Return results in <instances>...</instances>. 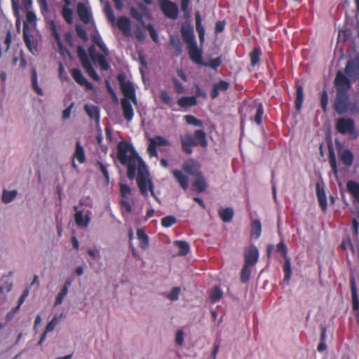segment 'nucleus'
<instances>
[{
    "mask_svg": "<svg viewBox=\"0 0 359 359\" xmlns=\"http://www.w3.org/2000/svg\"><path fill=\"white\" fill-rule=\"evenodd\" d=\"M116 158L123 165L127 166V176L130 180L135 177L136 171L138 170L137 183L141 194L147 197L149 191L151 196L158 201L154 192V184L149 179L147 165L132 144L126 141H121L117 144Z\"/></svg>",
    "mask_w": 359,
    "mask_h": 359,
    "instance_id": "f257e3e1",
    "label": "nucleus"
},
{
    "mask_svg": "<svg viewBox=\"0 0 359 359\" xmlns=\"http://www.w3.org/2000/svg\"><path fill=\"white\" fill-rule=\"evenodd\" d=\"M181 147L182 151L191 155L193 153V147L200 146L206 149L208 145L206 133L201 129L196 130L192 134L187 132L180 136Z\"/></svg>",
    "mask_w": 359,
    "mask_h": 359,
    "instance_id": "f03ea898",
    "label": "nucleus"
},
{
    "mask_svg": "<svg viewBox=\"0 0 359 359\" xmlns=\"http://www.w3.org/2000/svg\"><path fill=\"white\" fill-rule=\"evenodd\" d=\"M26 20L24 22L23 26V39L27 48L32 51L36 48V46L32 41V36L29 29V25L35 22L36 20V14L31 10L26 11Z\"/></svg>",
    "mask_w": 359,
    "mask_h": 359,
    "instance_id": "7ed1b4c3",
    "label": "nucleus"
},
{
    "mask_svg": "<svg viewBox=\"0 0 359 359\" xmlns=\"http://www.w3.org/2000/svg\"><path fill=\"white\" fill-rule=\"evenodd\" d=\"M77 55L82 67L84 68L88 75L94 81H99L100 79L99 75L94 69L85 49L81 46L77 47Z\"/></svg>",
    "mask_w": 359,
    "mask_h": 359,
    "instance_id": "20e7f679",
    "label": "nucleus"
},
{
    "mask_svg": "<svg viewBox=\"0 0 359 359\" xmlns=\"http://www.w3.org/2000/svg\"><path fill=\"white\" fill-rule=\"evenodd\" d=\"M117 79L120 84L122 93L124 95L123 98H126L128 100H131L135 104H136L137 101L133 84L130 81L126 82L125 77L123 74H118Z\"/></svg>",
    "mask_w": 359,
    "mask_h": 359,
    "instance_id": "39448f33",
    "label": "nucleus"
},
{
    "mask_svg": "<svg viewBox=\"0 0 359 359\" xmlns=\"http://www.w3.org/2000/svg\"><path fill=\"white\" fill-rule=\"evenodd\" d=\"M160 8L168 18L175 20L178 17L179 9L175 3L170 0H161Z\"/></svg>",
    "mask_w": 359,
    "mask_h": 359,
    "instance_id": "423d86ee",
    "label": "nucleus"
},
{
    "mask_svg": "<svg viewBox=\"0 0 359 359\" xmlns=\"http://www.w3.org/2000/svg\"><path fill=\"white\" fill-rule=\"evenodd\" d=\"M334 83L337 93H348L351 86L349 79L341 71L337 72Z\"/></svg>",
    "mask_w": 359,
    "mask_h": 359,
    "instance_id": "0eeeda50",
    "label": "nucleus"
},
{
    "mask_svg": "<svg viewBox=\"0 0 359 359\" xmlns=\"http://www.w3.org/2000/svg\"><path fill=\"white\" fill-rule=\"evenodd\" d=\"M348 94L337 93L334 109L339 114H343L348 110Z\"/></svg>",
    "mask_w": 359,
    "mask_h": 359,
    "instance_id": "6e6552de",
    "label": "nucleus"
},
{
    "mask_svg": "<svg viewBox=\"0 0 359 359\" xmlns=\"http://www.w3.org/2000/svg\"><path fill=\"white\" fill-rule=\"evenodd\" d=\"M336 129L341 134H351L355 129V123L349 118H340L336 123Z\"/></svg>",
    "mask_w": 359,
    "mask_h": 359,
    "instance_id": "1a4fd4ad",
    "label": "nucleus"
},
{
    "mask_svg": "<svg viewBox=\"0 0 359 359\" xmlns=\"http://www.w3.org/2000/svg\"><path fill=\"white\" fill-rule=\"evenodd\" d=\"M344 71L348 76L359 80V57L348 60Z\"/></svg>",
    "mask_w": 359,
    "mask_h": 359,
    "instance_id": "9d476101",
    "label": "nucleus"
},
{
    "mask_svg": "<svg viewBox=\"0 0 359 359\" xmlns=\"http://www.w3.org/2000/svg\"><path fill=\"white\" fill-rule=\"evenodd\" d=\"M245 263L248 266L255 265L259 259V250L257 248L252 245L244 252Z\"/></svg>",
    "mask_w": 359,
    "mask_h": 359,
    "instance_id": "9b49d317",
    "label": "nucleus"
},
{
    "mask_svg": "<svg viewBox=\"0 0 359 359\" xmlns=\"http://www.w3.org/2000/svg\"><path fill=\"white\" fill-rule=\"evenodd\" d=\"M184 172L189 175L196 176L200 171L201 166L198 161L193 158H189L184 161L182 165Z\"/></svg>",
    "mask_w": 359,
    "mask_h": 359,
    "instance_id": "f8f14e48",
    "label": "nucleus"
},
{
    "mask_svg": "<svg viewBox=\"0 0 359 359\" xmlns=\"http://www.w3.org/2000/svg\"><path fill=\"white\" fill-rule=\"evenodd\" d=\"M190 59L197 65H202L203 60V51L197 46L196 43L187 46Z\"/></svg>",
    "mask_w": 359,
    "mask_h": 359,
    "instance_id": "ddd939ff",
    "label": "nucleus"
},
{
    "mask_svg": "<svg viewBox=\"0 0 359 359\" xmlns=\"http://www.w3.org/2000/svg\"><path fill=\"white\" fill-rule=\"evenodd\" d=\"M338 156L342 163L346 167H350L353 163L354 156L349 149H344L342 147L337 148Z\"/></svg>",
    "mask_w": 359,
    "mask_h": 359,
    "instance_id": "4468645a",
    "label": "nucleus"
},
{
    "mask_svg": "<svg viewBox=\"0 0 359 359\" xmlns=\"http://www.w3.org/2000/svg\"><path fill=\"white\" fill-rule=\"evenodd\" d=\"M316 196L321 210L325 212L327 210V197L323 182H317L316 184Z\"/></svg>",
    "mask_w": 359,
    "mask_h": 359,
    "instance_id": "2eb2a0df",
    "label": "nucleus"
},
{
    "mask_svg": "<svg viewBox=\"0 0 359 359\" xmlns=\"http://www.w3.org/2000/svg\"><path fill=\"white\" fill-rule=\"evenodd\" d=\"M71 74L74 80L80 86H85L88 90H93V86L83 75L81 70L74 68L71 70Z\"/></svg>",
    "mask_w": 359,
    "mask_h": 359,
    "instance_id": "dca6fc26",
    "label": "nucleus"
},
{
    "mask_svg": "<svg viewBox=\"0 0 359 359\" xmlns=\"http://www.w3.org/2000/svg\"><path fill=\"white\" fill-rule=\"evenodd\" d=\"M74 210L76 212L74 215V220L76 225L80 227H87L90 222V212L88 211L83 217V212L81 210H78L77 206H74Z\"/></svg>",
    "mask_w": 359,
    "mask_h": 359,
    "instance_id": "f3484780",
    "label": "nucleus"
},
{
    "mask_svg": "<svg viewBox=\"0 0 359 359\" xmlns=\"http://www.w3.org/2000/svg\"><path fill=\"white\" fill-rule=\"evenodd\" d=\"M181 34L187 46L196 43L194 29L190 25H183L181 27Z\"/></svg>",
    "mask_w": 359,
    "mask_h": 359,
    "instance_id": "a211bd4d",
    "label": "nucleus"
},
{
    "mask_svg": "<svg viewBox=\"0 0 359 359\" xmlns=\"http://www.w3.org/2000/svg\"><path fill=\"white\" fill-rule=\"evenodd\" d=\"M77 14L80 20L83 24H88L92 19V15L90 9L83 3H79L77 5Z\"/></svg>",
    "mask_w": 359,
    "mask_h": 359,
    "instance_id": "6ab92c4d",
    "label": "nucleus"
},
{
    "mask_svg": "<svg viewBox=\"0 0 359 359\" xmlns=\"http://www.w3.org/2000/svg\"><path fill=\"white\" fill-rule=\"evenodd\" d=\"M131 102H133L131 100H128L126 98H122L121 100L123 116L128 122H130L134 116V111Z\"/></svg>",
    "mask_w": 359,
    "mask_h": 359,
    "instance_id": "aec40b11",
    "label": "nucleus"
},
{
    "mask_svg": "<svg viewBox=\"0 0 359 359\" xmlns=\"http://www.w3.org/2000/svg\"><path fill=\"white\" fill-rule=\"evenodd\" d=\"M117 27L126 36L131 34V23L130 20L126 16H121L117 19L116 22Z\"/></svg>",
    "mask_w": 359,
    "mask_h": 359,
    "instance_id": "412c9836",
    "label": "nucleus"
},
{
    "mask_svg": "<svg viewBox=\"0 0 359 359\" xmlns=\"http://www.w3.org/2000/svg\"><path fill=\"white\" fill-rule=\"evenodd\" d=\"M195 177V180L192 184L194 189L199 193L205 191L208 187V184L203 175L202 172H198Z\"/></svg>",
    "mask_w": 359,
    "mask_h": 359,
    "instance_id": "4be33fe9",
    "label": "nucleus"
},
{
    "mask_svg": "<svg viewBox=\"0 0 359 359\" xmlns=\"http://www.w3.org/2000/svg\"><path fill=\"white\" fill-rule=\"evenodd\" d=\"M229 88V83L226 81L220 80L214 83L210 93L211 98H217L219 96L220 91L227 90Z\"/></svg>",
    "mask_w": 359,
    "mask_h": 359,
    "instance_id": "5701e85b",
    "label": "nucleus"
},
{
    "mask_svg": "<svg viewBox=\"0 0 359 359\" xmlns=\"http://www.w3.org/2000/svg\"><path fill=\"white\" fill-rule=\"evenodd\" d=\"M172 174L180 186L183 190H187L189 187V178L181 170L175 169L172 171Z\"/></svg>",
    "mask_w": 359,
    "mask_h": 359,
    "instance_id": "b1692460",
    "label": "nucleus"
},
{
    "mask_svg": "<svg viewBox=\"0 0 359 359\" xmlns=\"http://www.w3.org/2000/svg\"><path fill=\"white\" fill-rule=\"evenodd\" d=\"M196 29L198 34L201 43H203L205 40V29L202 25V18L198 11L195 13Z\"/></svg>",
    "mask_w": 359,
    "mask_h": 359,
    "instance_id": "393cba45",
    "label": "nucleus"
},
{
    "mask_svg": "<svg viewBox=\"0 0 359 359\" xmlns=\"http://www.w3.org/2000/svg\"><path fill=\"white\" fill-rule=\"evenodd\" d=\"M346 187L355 201L359 203V183L353 180H349L347 182Z\"/></svg>",
    "mask_w": 359,
    "mask_h": 359,
    "instance_id": "a878e982",
    "label": "nucleus"
},
{
    "mask_svg": "<svg viewBox=\"0 0 359 359\" xmlns=\"http://www.w3.org/2000/svg\"><path fill=\"white\" fill-rule=\"evenodd\" d=\"M137 236L140 243V248L142 250L147 249L149 247V236L142 229H138L137 230Z\"/></svg>",
    "mask_w": 359,
    "mask_h": 359,
    "instance_id": "bb28decb",
    "label": "nucleus"
},
{
    "mask_svg": "<svg viewBox=\"0 0 359 359\" xmlns=\"http://www.w3.org/2000/svg\"><path fill=\"white\" fill-rule=\"evenodd\" d=\"M62 316V314L60 316H54V318L47 324L45 332L43 333V334L41 337V339L39 341V344H41L43 340L45 339L46 337L47 332H49L50 331H53L55 326L57 325V323L60 320V317Z\"/></svg>",
    "mask_w": 359,
    "mask_h": 359,
    "instance_id": "cd10ccee",
    "label": "nucleus"
},
{
    "mask_svg": "<svg viewBox=\"0 0 359 359\" xmlns=\"http://www.w3.org/2000/svg\"><path fill=\"white\" fill-rule=\"evenodd\" d=\"M73 158L76 159L80 163H83L86 161L85 151L79 140L76 143V149Z\"/></svg>",
    "mask_w": 359,
    "mask_h": 359,
    "instance_id": "c85d7f7f",
    "label": "nucleus"
},
{
    "mask_svg": "<svg viewBox=\"0 0 359 359\" xmlns=\"http://www.w3.org/2000/svg\"><path fill=\"white\" fill-rule=\"evenodd\" d=\"M218 214L224 222H229L233 217V210L231 208H226L219 210Z\"/></svg>",
    "mask_w": 359,
    "mask_h": 359,
    "instance_id": "c756f323",
    "label": "nucleus"
},
{
    "mask_svg": "<svg viewBox=\"0 0 359 359\" xmlns=\"http://www.w3.org/2000/svg\"><path fill=\"white\" fill-rule=\"evenodd\" d=\"M304 101V90L302 86H297L296 87V97L294 100L295 109L299 111L302 109Z\"/></svg>",
    "mask_w": 359,
    "mask_h": 359,
    "instance_id": "7c9ffc66",
    "label": "nucleus"
},
{
    "mask_svg": "<svg viewBox=\"0 0 359 359\" xmlns=\"http://www.w3.org/2000/svg\"><path fill=\"white\" fill-rule=\"evenodd\" d=\"M85 111L90 118L98 121L100 119V109L97 106L86 104Z\"/></svg>",
    "mask_w": 359,
    "mask_h": 359,
    "instance_id": "2f4dec72",
    "label": "nucleus"
},
{
    "mask_svg": "<svg viewBox=\"0 0 359 359\" xmlns=\"http://www.w3.org/2000/svg\"><path fill=\"white\" fill-rule=\"evenodd\" d=\"M177 104L181 107H187L191 106H195L197 104V100L194 96L191 97H182L177 100Z\"/></svg>",
    "mask_w": 359,
    "mask_h": 359,
    "instance_id": "473e14b6",
    "label": "nucleus"
},
{
    "mask_svg": "<svg viewBox=\"0 0 359 359\" xmlns=\"http://www.w3.org/2000/svg\"><path fill=\"white\" fill-rule=\"evenodd\" d=\"M329 163L332 169V171L333 174L335 175V177H337L338 175V170H337V159L334 151L333 149L329 148Z\"/></svg>",
    "mask_w": 359,
    "mask_h": 359,
    "instance_id": "72a5a7b5",
    "label": "nucleus"
},
{
    "mask_svg": "<svg viewBox=\"0 0 359 359\" xmlns=\"http://www.w3.org/2000/svg\"><path fill=\"white\" fill-rule=\"evenodd\" d=\"M175 245L179 248V255H187L190 250L189 244L184 241H176Z\"/></svg>",
    "mask_w": 359,
    "mask_h": 359,
    "instance_id": "f704fd0d",
    "label": "nucleus"
},
{
    "mask_svg": "<svg viewBox=\"0 0 359 359\" xmlns=\"http://www.w3.org/2000/svg\"><path fill=\"white\" fill-rule=\"evenodd\" d=\"M222 64V56H218L216 58L209 60L208 62H203L202 65L216 70Z\"/></svg>",
    "mask_w": 359,
    "mask_h": 359,
    "instance_id": "c9c22d12",
    "label": "nucleus"
},
{
    "mask_svg": "<svg viewBox=\"0 0 359 359\" xmlns=\"http://www.w3.org/2000/svg\"><path fill=\"white\" fill-rule=\"evenodd\" d=\"M94 57L95 58L93 60V61L97 62L102 70L107 71L109 69V65L104 55L97 53V55H95Z\"/></svg>",
    "mask_w": 359,
    "mask_h": 359,
    "instance_id": "e433bc0d",
    "label": "nucleus"
},
{
    "mask_svg": "<svg viewBox=\"0 0 359 359\" xmlns=\"http://www.w3.org/2000/svg\"><path fill=\"white\" fill-rule=\"evenodd\" d=\"M351 294L353 301V309L355 311H359V299H358L356 287L353 280L351 281Z\"/></svg>",
    "mask_w": 359,
    "mask_h": 359,
    "instance_id": "4c0bfd02",
    "label": "nucleus"
},
{
    "mask_svg": "<svg viewBox=\"0 0 359 359\" xmlns=\"http://www.w3.org/2000/svg\"><path fill=\"white\" fill-rule=\"evenodd\" d=\"M32 86L33 90L39 95H43L42 89L39 86L37 81V72L35 69L32 72Z\"/></svg>",
    "mask_w": 359,
    "mask_h": 359,
    "instance_id": "58836bf2",
    "label": "nucleus"
},
{
    "mask_svg": "<svg viewBox=\"0 0 359 359\" xmlns=\"http://www.w3.org/2000/svg\"><path fill=\"white\" fill-rule=\"evenodd\" d=\"M262 233V224L259 219H255L252 222V236L258 238Z\"/></svg>",
    "mask_w": 359,
    "mask_h": 359,
    "instance_id": "ea45409f",
    "label": "nucleus"
},
{
    "mask_svg": "<svg viewBox=\"0 0 359 359\" xmlns=\"http://www.w3.org/2000/svg\"><path fill=\"white\" fill-rule=\"evenodd\" d=\"M284 259H285V263L283 265L284 280L289 281L291 278V274H292L290 259L289 257L285 258Z\"/></svg>",
    "mask_w": 359,
    "mask_h": 359,
    "instance_id": "a19ab883",
    "label": "nucleus"
},
{
    "mask_svg": "<svg viewBox=\"0 0 359 359\" xmlns=\"http://www.w3.org/2000/svg\"><path fill=\"white\" fill-rule=\"evenodd\" d=\"M18 192L16 190L7 191L4 190L2 194V201L4 203L11 202L17 196Z\"/></svg>",
    "mask_w": 359,
    "mask_h": 359,
    "instance_id": "79ce46f5",
    "label": "nucleus"
},
{
    "mask_svg": "<svg viewBox=\"0 0 359 359\" xmlns=\"http://www.w3.org/2000/svg\"><path fill=\"white\" fill-rule=\"evenodd\" d=\"M62 15L67 24L71 25L72 23L73 13H72V11L69 8V6H63L62 7Z\"/></svg>",
    "mask_w": 359,
    "mask_h": 359,
    "instance_id": "37998d69",
    "label": "nucleus"
},
{
    "mask_svg": "<svg viewBox=\"0 0 359 359\" xmlns=\"http://www.w3.org/2000/svg\"><path fill=\"white\" fill-rule=\"evenodd\" d=\"M12 2V8H13V13L16 18V25L18 26L20 23V4L18 1L16 0H11Z\"/></svg>",
    "mask_w": 359,
    "mask_h": 359,
    "instance_id": "c03bdc74",
    "label": "nucleus"
},
{
    "mask_svg": "<svg viewBox=\"0 0 359 359\" xmlns=\"http://www.w3.org/2000/svg\"><path fill=\"white\" fill-rule=\"evenodd\" d=\"M149 140L151 142H154L155 145L157 147L169 146L170 144V142L168 140L161 135L155 136L154 137L150 138Z\"/></svg>",
    "mask_w": 359,
    "mask_h": 359,
    "instance_id": "a18cd8bd",
    "label": "nucleus"
},
{
    "mask_svg": "<svg viewBox=\"0 0 359 359\" xmlns=\"http://www.w3.org/2000/svg\"><path fill=\"white\" fill-rule=\"evenodd\" d=\"M250 64L252 66H256L260 60V51L258 48H254L250 54Z\"/></svg>",
    "mask_w": 359,
    "mask_h": 359,
    "instance_id": "49530a36",
    "label": "nucleus"
},
{
    "mask_svg": "<svg viewBox=\"0 0 359 359\" xmlns=\"http://www.w3.org/2000/svg\"><path fill=\"white\" fill-rule=\"evenodd\" d=\"M185 121L190 125H193L194 126L203 127V123L200 119H198L193 115H186L184 116Z\"/></svg>",
    "mask_w": 359,
    "mask_h": 359,
    "instance_id": "de8ad7c7",
    "label": "nucleus"
},
{
    "mask_svg": "<svg viewBox=\"0 0 359 359\" xmlns=\"http://www.w3.org/2000/svg\"><path fill=\"white\" fill-rule=\"evenodd\" d=\"M177 222L175 217L169 215L164 217L161 219V225L165 228H169Z\"/></svg>",
    "mask_w": 359,
    "mask_h": 359,
    "instance_id": "09e8293b",
    "label": "nucleus"
},
{
    "mask_svg": "<svg viewBox=\"0 0 359 359\" xmlns=\"http://www.w3.org/2000/svg\"><path fill=\"white\" fill-rule=\"evenodd\" d=\"M222 296V292L219 287L216 286L213 288L210 297L212 302H216L221 299Z\"/></svg>",
    "mask_w": 359,
    "mask_h": 359,
    "instance_id": "8fccbe9b",
    "label": "nucleus"
},
{
    "mask_svg": "<svg viewBox=\"0 0 359 359\" xmlns=\"http://www.w3.org/2000/svg\"><path fill=\"white\" fill-rule=\"evenodd\" d=\"M263 114V107L262 104H259L257 108L256 114L254 118V121L256 123L257 125L260 126L262 124Z\"/></svg>",
    "mask_w": 359,
    "mask_h": 359,
    "instance_id": "3c124183",
    "label": "nucleus"
},
{
    "mask_svg": "<svg viewBox=\"0 0 359 359\" xmlns=\"http://www.w3.org/2000/svg\"><path fill=\"white\" fill-rule=\"evenodd\" d=\"M250 266L244 264L241 273V280L242 283H245L249 280L250 278Z\"/></svg>",
    "mask_w": 359,
    "mask_h": 359,
    "instance_id": "603ef678",
    "label": "nucleus"
},
{
    "mask_svg": "<svg viewBox=\"0 0 359 359\" xmlns=\"http://www.w3.org/2000/svg\"><path fill=\"white\" fill-rule=\"evenodd\" d=\"M276 252L280 253L284 259L288 257L287 255V248L283 241H281L276 245Z\"/></svg>",
    "mask_w": 359,
    "mask_h": 359,
    "instance_id": "864d4df0",
    "label": "nucleus"
},
{
    "mask_svg": "<svg viewBox=\"0 0 359 359\" xmlns=\"http://www.w3.org/2000/svg\"><path fill=\"white\" fill-rule=\"evenodd\" d=\"M327 104H328V95H327V91L325 90H323L321 93L320 104H321V107L324 112H326V111H327Z\"/></svg>",
    "mask_w": 359,
    "mask_h": 359,
    "instance_id": "5fc2aeb1",
    "label": "nucleus"
},
{
    "mask_svg": "<svg viewBox=\"0 0 359 359\" xmlns=\"http://www.w3.org/2000/svg\"><path fill=\"white\" fill-rule=\"evenodd\" d=\"M120 193L122 198H127L131 194L130 187L126 184H120Z\"/></svg>",
    "mask_w": 359,
    "mask_h": 359,
    "instance_id": "6e6d98bb",
    "label": "nucleus"
},
{
    "mask_svg": "<svg viewBox=\"0 0 359 359\" xmlns=\"http://www.w3.org/2000/svg\"><path fill=\"white\" fill-rule=\"evenodd\" d=\"M104 12H105V15L107 18V20L113 25H114L115 22H116V18H115V15H114V13L113 11V10L109 7V8H106L104 9Z\"/></svg>",
    "mask_w": 359,
    "mask_h": 359,
    "instance_id": "4d7b16f0",
    "label": "nucleus"
},
{
    "mask_svg": "<svg viewBox=\"0 0 359 359\" xmlns=\"http://www.w3.org/2000/svg\"><path fill=\"white\" fill-rule=\"evenodd\" d=\"M51 32L55 40L57 42V44L60 43V42H62V40L60 39V36L58 32L57 28L53 21H52L51 22Z\"/></svg>",
    "mask_w": 359,
    "mask_h": 359,
    "instance_id": "13d9d810",
    "label": "nucleus"
},
{
    "mask_svg": "<svg viewBox=\"0 0 359 359\" xmlns=\"http://www.w3.org/2000/svg\"><path fill=\"white\" fill-rule=\"evenodd\" d=\"M75 29H76V34L79 38H81L83 41H86L88 39L87 33L83 27H81L79 25H76L75 27Z\"/></svg>",
    "mask_w": 359,
    "mask_h": 359,
    "instance_id": "bf43d9fd",
    "label": "nucleus"
},
{
    "mask_svg": "<svg viewBox=\"0 0 359 359\" xmlns=\"http://www.w3.org/2000/svg\"><path fill=\"white\" fill-rule=\"evenodd\" d=\"M180 289L177 287H173L170 292L167 295V297L170 300H177L179 297Z\"/></svg>",
    "mask_w": 359,
    "mask_h": 359,
    "instance_id": "052dcab7",
    "label": "nucleus"
},
{
    "mask_svg": "<svg viewBox=\"0 0 359 359\" xmlns=\"http://www.w3.org/2000/svg\"><path fill=\"white\" fill-rule=\"evenodd\" d=\"M156 147L157 146L155 145L154 142H151V140H149V144L148 145L147 151L150 156L156 157L158 156Z\"/></svg>",
    "mask_w": 359,
    "mask_h": 359,
    "instance_id": "680f3d73",
    "label": "nucleus"
},
{
    "mask_svg": "<svg viewBox=\"0 0 359 359\" xmlns=\"http://www.w3.org/2000/svg\"><path fill=\"white\" fill-rule=\"evenodd\" d=\"M58 74H59L60 79L62 81H68L69 80V77H68L67 74L65 73V67L62 62L59 63Z\"/></svg>",
    "mask_w": 359,
    "mask_h": 359,
    "instance_id": "e2e57ef3",
    "label": "nucleus"
},
{
    "mask_svg": "<svg viewBox=\"0 0 359 359\" xmlns=\"http://www.w3.org/2000/svg\"><path fill=\"white\" fill-rule=\"evenodd\" d=\"M172 81L176 93H183L184 92V88L183 85L176 78H173Z\"/></svg>",
    "mask_w": 359,
    "mask_h": 359,
    "instance_id": "0e129e2a",
    "label": "nucleus"
},
{
    "mask_svg": "<svg viewBox=\"0 0 359 359\" xmlns=\"http://www.w3.org/2000/svg\"><path fill=\"white\" fill-rule=\"evenodd\" d=\"M146 28L148 30L152 40L154 42H157L158 41V34H157L154 27H153V25H151V24H149L148 25H147Z\"/></svg>",
    "mask_w": 359,
    "mask_h": 359,
    "instance_id": "69168bd1",
    "label": "nucleus"
},
{
    "mask_svg": "<svg viewBox=\"0 0 359 359\" xmlns=\"http://www.w3.org/2000/svg\"><path fill=\"white\" fill-rule=\"evenodd\" d=\"M160 99L162 102L170 104L171 102V97L165 90H162L160 93Z\"/></svg>",
    "mask_w": 359,
    "mask_h": 359,
    "instance_id": "338daca9",
    "label": "nucleus"
},
{
    "mask_svg": "<svg viewBox=\"0 0 359 359\" xmlns=\"http://www.w3.org/2000/svg\"><path fill=\"white\" fill-rule=\"evenodd\" d=\"M130 14L135 20L140 22H143L142 15L135 8H131Z\"/></svg>",
    "mask_w": 359,
    "mask_h": 359,
    "instance_id": "774afa93",
    "label": "nucleus"
}]
</instances>
